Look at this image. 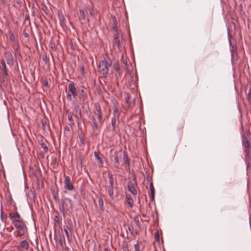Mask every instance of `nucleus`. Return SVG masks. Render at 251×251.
Masks as SVG:
<instances>
[{"label":"nucleus","instance_id":"1","mask_svg":"<svg viewBox=\"0 0 251 251\" xmlns=\"http://www.w3.org/2000/svg\"><path fill=\"white\" fill-rule=\"evenodd\" d=\"M122 154L124 164L127 166H129L130 162L126 151H124L122 152V151L120 150L119 151H115L113 153H112L111 152L110 153V159L112 161H114L115 167L118 169L119 168V166L120 165L119 158L122 156Z\"/></svg>","mask_w":251,"mask_h":251},{"label":"nucleus","instance_id":"2","mask_svg":"<svg viewBox=\"0 0 251 251\" xmlns=\"http://www.w3.org/2000/svg\"><path fill=\"white\" fill-rule=\"evenodd\" d=\"M16 229V232L19 237H22L27 231V227L25 222L23 220H14L12 222Z\"/></svg>","mask_w":251,"mask_h":251},{"label":"nucleus","instance_id":"3","mask_svg":"<svg viewBox=\"0 0 251 251\" xmlns=\"http://www.w3.org/2000/svg\"><path fill=\"white\" fill-rule=\"evenodd\" d=\"M112 61L109 59L107 60L103 58L101 61H100L99 64L98 71L103 77H106L108 73L109 68L112 66Z\"/></svg>","mask_w":251,"mask_h":251},{"label":"nucleus","instance_id":"4","mask_svg":"<svg viewBox=\"0 0 251 251\" xmlns=\"http://www.w3.org/2000/svg\"><path fill=\"white\" fill-rule=\"evenodd\" d=\"M74 203L73 201L68 198H64L61 200V203L59 206V210L62 213L63 216H65V211L72 210Z\"/></svg>","mask_w":251,"mask_h":251},{"label":"nucleus","instance_id":"5","mask_svg":"<svg viewBox=\"0 0 251 251\" xmlns=\"http://www.w3.org/2000/svg\"><path fill=\"white\" fill-rule=\"evenodd\" d=\"M68 93L67 94V99L72 100V95H73L74 99H75L77 95V92L75 83L73 81H71L68 84Z\"/></svg>","mask_w":251,"mask_h":251},{"label":"nucleus","instance_id":"6","mask_svg":"<svg viewBox=\"0 0 251 251\" xmlns=\"http://www.w3.org/2000/svg\"><path fill=\"white\" fill-rule=\"evenodd\" d=\"M243 145L244 147V151L246 153V158L249 159H251V145L249 140L247 137L243 138Z\"/></svg>","mask_w":251,"mask_h":251},{"label":"nucleus","instance_id":"7","mask_svg":"<svg viewBox=\"0 0 251 251\" xmlns=\"http://www.w3.org/2000/svg\"><path fill=\"white\" fill-rule=\"evenodd\" d=\"M128 190L133 195L137 194V185L136 182V177L134 176L132 178L130 179L128 181L127 184Z\"/></svg>","mask_w":251,"mask_h":251},{"label":"nucleus","instance_id":"8","mask_svg":"<svg viewBox=\"0 0 251 251\" xmlns=\"http://www.w3.org/2000/svg\"><path fill=\"white\" fill-rule=\"evenodd\" d=\"M125 99L126 100V105L125 108L128 109L132 108L134 105V102L135 99L133 98L131 100H130V96L127 93L125 95Z\"/></svg>","mask_w":251,"mask_h":251},{"label":"nucleus","instance_id":"9","mask_svg":"<svg viewBox=\"0 0 251 251\" xmlns=\"http://www.w3.org/2000/svg\"><path fill=\"white\" fill-rule=\"evenodd\" d=\"M65 180H64V188L69 191H73L74 190V186L71 181L70 177L66 176L64 174Z\"/></svg>","mask_w":251,"mask_h":251},{"label":"nucleus","instance_id":"10","mask_svg":"<svg viewBox=\"0 0 251 251\" xmlns=\"http://www.w3.org/2000/svg\"><path fill=\"white\" fill-rule=\"evenodd\" d=\"M91 122L90 124L92 126V128L93 131L98 130L100 128L101 125H100V123H99V121L98 120V122L97 121L96 118L94 116H92L91 118Z\"/></svg>","mask_w":251,"mask_h":251},{"label":"nucleus","instance_id":"11","mask_svg":"<svg viewBox=\"0 0 251 251\" xmlns=\"http://www.w3.org/2000/svg\"><path fill=\"white\" fill-rule=\"evenodd\" d=\"M4 60L7 64L12 67L14 64V60L13 55L10 52H6L4 55Z\"/></svg>","mask_w":251,"mask_h":251},{"label":"nucleus","instance_id":"12","mask_svg":"<svg viewBox=\"0 0 251 251\" xmlns=\"http://www.w3.org/2000/svg\"><path fill=\"white\" fill-rule=\"evenodd\" d=\"M95 106L97 111V112L95 113V114L97 115V120L99 121V123H100V125H102L103 123V121L102 119V113L101 112L100 106L98 104H95Z\"/></svg>","mask_w":251,"mask_h":251},{"label":"nucleus","instance_id":"13","mask_svg":"<svg viewBox=\"0 0 251 251\" xmlns=\"http://www.w3.org/2000/svg\"><path fill=\"white\" fill-rule=\"evenodd\" d=\"M8 215L11 222L14 220H23V219L17 211L9 213Z\"/></svg>","mask_w":251,"mask_h":251},{"label":"nucleus","instance_id":"14","mask_svg":"<svg viewBox=\"0 0 251 251\" xmlns=\"http://www.w3.org/2000/svg\"><path fill=\"white\" fill-rule=\"evenodd\" d=\"M29 248V244L26 240L21 241L17 249L20 251H24L27 250Z\"/></svg>","mask_w":251,"mask_h":251},{"label":"nucleus","instance_id":"15","mask_svg":"<svg viewBox=\"0 0 251 251\" xmlns=\"http://www.w3.org/2000/svg\"><path fill=\"white\" fill-rule=\"evenodd\" d=\"M94 154L98 162L99 163V167H102L103 162L102 157L103 156V155L101 154V155H100L99 154V152L96 151H94Z\"/></svg>","mask_w":251,"mask_h":251},{"label":"nucleus","instance_id":"16","mask_svg":"<svg viewBox=\"0 0 251 251\" xmlns=\"http://www.w3.org/2000/svg\"><path fill=\"white\" fill-rule=\"evenodd\" d=\"M119 117H117V116H116L115 117H113L112 118L111 125L112 126L113 131H115L117 123L119 122Z\"/></svg>","mask_w":251,"mask_h":251},{"label":"nucleus","instance_id":"17","mask_svg":"<svg viewBox=\"0 0 251 251\" xmlns=\"http://www.w3.org/2000/svg\"><path fill=\"white\" fill-rule=\"evenodd\" d=\"M184 125V121L181 120L178 121L176 123V127L177 130H182Z\"/></svg>","mask_w":251,"mask_h":251},{"label":"nucleus","instance_id":"18","mask_svg":"<svg viewBox=\"0 0 251 251\" xmlns=\"http://www.w3.org/2000/svg\"><path fill=\"white\" fill-rule=\"evenodd\" d=\"M54 226H61L62 225V219L58 215H55L54 218Z\"/></svg>","mask_w":251,"mask_h":251},{"label":"nucleus","instance_id":"19","mask_svg":"<svg viewBox=\"0 0 251 251\" xmlns=\"http://www.w3.org/2000/svg\"><path fill=\"white\" fill-rule=\"evenodd\" d=\"M1 66H2L1 69L3 71V75H8L7 70L6 68L5 61L4 59H2L1 60Z\"/></svg>","mask_w":251,"mask_h":251},{"label":"nucleus","instance_id":"20","mask_svg":"<svg viewBox=\"0 0 251 251\" xmlns=\"http://www.w3.org/2000/svg\"><path fill=\"white\" fill-rule=\"evenodd\" d=\"M126 201L128 205L130 206V207H132L134 203L133 199L131 198L129 194H126Z\"/></svg>","mask_w":251,"mask_h":251},{"label":"nucleus","instance_id":"21","mask_svg":"<svg viewBox=\"0 0 251 251\" xmlns=\"http://www.w3.org/2000/svg\"><path fill=\"white\" fill-rule=\"evenodd\" d=\"M40 145L43 149L45 152H47L48 151V147L46 146V145L43 142V137H41V140L38 141Z\"/></svg>","mask_w":251,"mask_h":251},{"label":"nucleus","instance_id":"22","mask_svg":"<svg viewBox=\"0 0 251 251\" xmlns=\"http://www.w3.org/2000/svg\"><path fill=\"white\" fill-rule=\"evenodd\" d=\"M113 189H114V186H108L107 187V191H108V195H109V197L112 199H114Z\"/></svg>","mask_w":251,"mask_h":251},{"label":"nucleus","instance_id":"23","mask_svg":"<svg viewBox=\"0 0 251 251\" xmlns=\"http://www.w3.org/2000/svg\"><path fill=\"white\" fill-rule=\"evenodd\" d=\"M8 33L10 40L13 43H15L16 41L13 31L11 30H10Z\"/></svg>","mask_w":251,"mask_h":251},{"label":"nucleus","instance_id":"24","mask_svg":"<svg viewBox=\"0 0 251 251\" xmlns=\"http://www.w3.org/2000/svg\"><path fill=\"white\" fill-rule=\"evenodd\" d=\"M113 46H116L118 48L119 50H121L122 47L121 46V42L119 38L114 39Z\"/></svg>","mask_w":251,"mask_h":251},{"label":"nucleus","instance_id":"25","mask_svg":"<svg viewBox=\"0 0 251 251\" xmlns=\"http://www.w3.org/2000/svg\"><path fill=\"white\" fill-rule=\"evenodd\" d=\"M41 10L42 11H43L45 12V13L46 15H49L50 10H49V8H48V7L46 5H45V4H42L41 5Z\"/></svg>","mask_w":251,"mask_h":251},{"label":"nucleus","instance_id":"26","mask_svg":"<svg viewBox=\"0 0 251 251\" xmlns=\"http://www.w3.org/2000/svg\"><path fill=\"white\" fill-rule=\"evenodd\" d=\"M108 179L109 181V185L111 186H114V180L113 177V176L111 174L108 173Z\"/></svg>","mask_w":251,"mask_h":251},{"label":"nucleus","instance_id":"27","mask_svg":"<svg viewBox=\"0 0 251 251\" xmlns=\"http://www.w3.org/2000/svg\"><path fill=\"white\" fill-rule=\"evenodd\" d=\"M68 119L70 123V125H74L75 122L73 119V113H70L68 114Z\"/></svg>","mask_w":251,"mask_h":251},{"label":"nucleus","instance_id":"28","mask_svg":"<svg viewBox=\"0 0 251 251\" xmlns=\"http://www.w3.org/2000/svg\"><path fill=\"white\" fill-rule=\"evenodd\" d=\"M89 12L90 13V15L93 17H94L96 15V12L94 10V9L93 7H91L88 8Z\"/></svg>","mask_w":251,"mask_h":251},{"label":"nucleus","instance_id":"29","mask_svg":"<svg viewBox=\"0 0 251 251\" xmlns=\"http://www.w3.org/2000/svg\"><path fill=\"white\" fill-rule=\"evenodd\" d=\"M123 251H129L128 244L126 242H124L123 245Z\"/></svg>","mask_w":251,"mask_h":251},{"label":"nucleus","instance_id":"30","mask_svg":"<svg viewBox=\"0 0 251 251\" xmlns=\"http://www.w3.org/2000/svg\"><path fill=\"white\" fill-rule=\"evenodd\" d=\"M51 165L53 166V168H55L56 166L57 165V158L53 157L52 158Z\"/></svg>","mask_w":251,"mask_h":251},{"label":"nucleus","instance_id":"31","mask_svg":"<svg viewBox=\"0 0 251 251\" xmlns=\"http://www.w3.org/2000/svg\"><path fill=\"white\" fill-rule=\"evenodd\" d=\"M120 115V113L118 110V109L116 107H115L113 109V116L115 117L116 116H117V117H119V116Z\"/></svg>","mask_w":251,"mask_h":251},{"label":"nucleus","instance_id":"32","mask_svg":"<svg viewBox=\"0 0 251 251\" xmlns=\"http://www.w3.org/2000/svg\"><path fill=\"white\" fill-rule=\"evenodd\" d=\"M51 190L53 199L55 201H57L58 199V194L55 192L54 190H52V189H51Z\"/></svg>","mask_w":251,"mask_h":251},{"label":"nucleus","instance_id":"33","mask_svg":"<svg viewBox=\"0 0 251 251\" xmlns=\"http://www.w3.org/2000/svg\"><path fill=\"white\" fill-rule=\"evenodd\" d=\"M154 238L156 241H159V233L158 230H157L154 232Z\"/></svg>","mask_w":251,"mask_h":251},{"label":"nucleus","instance_id":"34","mask_svg":"<svg viewBox=\"0 0 251 251\" xmlns=\"http://www.w3.org/2000/svg\"><path fill=\"white\" fill-rule=\"evenodd\" d=\"M112 20L113 21V23H114V25L113 26V28L115 30L117 29V25H116V18L115 16H112Z\"/></svg>","mask_w":251,"mask_h":251},{"label":"nucleus","instance_id":"35","mask_svg":"<svg viewBox=\"0 0 251 251\" xmlns=\"http://www.w3.org/2000/svg\"><path fill=\"white\" fill-rule=\"evenodd\" d=\"M248 100L249 103L251 105V88H250L248 95H247Z\"/></svg>","mask_w":251,"mask_h":251},{"label":"nucleus","instance_id":"36","mask_svg":"<svg viewBox=\"0 0 251 251\" xmlns=\"http://www.w3.org/2000/svg\"><path fill=\"white\" fill-rule=\"evenodd\" d=\"M134 221L136 224V225L138 227V230L141 231V225H140L139 220L135 219Z\"/></svg>","mask_w":251,"mask_h":251},{"label":"nucleus","instance_id":"37","mask_svg":"<svg viewBox=\"0 0 251 251\" xmlns=\"http://www.w3.org/2000/svg\"><path fill=\"white\" fill-rule=\"evenodd\" d=\"M42 60L46 64L48 63V62H49V58H48L47 57V55L46 54H44L42 57Z\"/></svg>","mask_w":251,"mask_h":251},{"label":"nucleus","instance_id":"38","mask_svg":"<svg viewBox=\"0 0 251 251\" xmlns=\"http://www.w3.org/2000/svg\"><path fill=\"white\" fill-rule=\"evenodd\" d=\"M80 95H81V98H80V99H82V100L84 101L85 99V98H86V94L85 93L84 90L83 89H82L80 91Z\"/></svg>","mask_w":251,"mask_h":251},{"label":"nucleus","instance_id":"39","mask_svg":"<svg viewBox=\"0 0 251 251\" xmlns=\"http://www.w3.org/2000/svg\"><path fill=\"white\" fill-rule=\"evenodd\" d=\"M236 49V47L234 48V47H232V56L233 57L237 55Z\"/></svg>","mask_w":251,"mask_h":251},{"label":"nucleus","instance_id":"40","mask_svg":"<svg viewBox=\"0 0 251 251\" xmlns=\"http://www.w3.org/2000/svg\"><path fill=\"white\" fill-rule=\"evenodd\" d=\"M79 13H80V16H81V18L83 20H85V13H84V10H79Z\"/></svg>","mask_w":251,"mask_h":251},{"label":"nucleus","instance_id":"41","mask_svg":"<svg viewBox=\"0 0 251 251\" xmlns=\"http://www.w3.org/2000/svg\"><path fill=\"white\" fill-rule=\"evenodd\" d=\"M98 203L100 208L102 209L103 208V201L102 199H99L98 201Z\"/></svg>","mask_w":251,"mask_h":251},{"label":"nucleus","instance_id":"42","mask_svg":"<svg viewBox=\"0 0 251 251\" xmlns=\"http://www.w3.org/2000/svg\"><path fill=\"white\" fill-rule=\"evenodd\" d=\"M150 190H151V193H155V190H154V188L152 182H151L150 183Z\"/></svg>","mask_w":251,"mask_h":251},{"label":"nucleus","instance_id":"43","mask_svg":"<svg viewBox=\"0 0 251 251\" xmlns=\"http://www.w3.org/2000/svg\"><path fill=\"white\" fill-rule=\"evenodd\" d=\"M119 33L118 31V29L115 30V34L114 35V39H119Z\"/></svg>","mask_w":251,"mask_h":251},{"label":"nucleus","instance_id":"44","mask_svg":"<svg viewBox=\"0 0 251 251\" xmlns=\"http://www.w3.org/2000/svg\"><path fill=\"white\" fill-rule=\"evenodd\" d=\"M67 223L68 225L70 226L71 228L73 227V223L71 219H67Z\"/></svg>","mask_w":251,"mask_h":251},{"label":"nucleus","instance_id":"45","mask_svg":"<svg viewBox=\"0 0 251 251\" xmlns=\"http://www.w3.org/2000/svg\"><path fill=\"white\" fill-rule=\"evenodd\" d=\"M134 249H135V251H141L140 250L139 245H138V243L134 245Z\"/></svg>","mask_w":251,"mask_h":251},{"label":"nucleus","instance_id":"46","mask_svg":"<svg viewBox=\"0 0 251 251\" xmlns=\"http://www.w3.org/2000/svg\"><path fill=\"white\" fill-rule=\"evenodd\" d=\"M113 67L116 70H118L119 69V63H114Z\"/></svg>","mask_w":251,"mask_h":251},{"label":"nucleus","instance_id":"47","mask_svg":"<svg viewBox=\"0 0 251 251\" xmlns=\"http://www.w3.org/2000/svg\"><path fill=\"white\" fill-rule=\"evenodd\" d=\"M8 202H9V203L10 204H11V205L13 204L14 201L11 196H10L9 199H8Z\"/></svg>","mask_w":251,"mask_h":251},{"label":"nucleus","instance_id":"48","mask_svg":"<svg viewBox=\"0 0 251 251\" xmlns=\"http://www.w3.org/2000/svg\"><path fill=\"white\" fill-rule=\"evenodd\" d=\"M154 194H155V193H151L150 198H151V201H154Z\"/></svg>","mask_w":251,"mask_h":251},{"label":"nucleus","instance_id":"49","mask_svg":"<svg viewBox=\"0 0 251 251\" xmlns=\"http://www.w3.org/2000/svg\"><path fill=\"white\" fill-rule=\"evenodd\" d=\"M50 48H51V49L52 50H56V46H55V44L54 43V44H52V43H51Z\"/></svg>","mask_w":251,"mask_h":251},{"label":"nucleus","instance_id":"50","mask_svg":"<svg viewBox=\"0 0 251 251\" xmlns=\"http://www.w3.org/2000/svg\"><path fill=\"white\" fill-rule=\"evenodd\" d=\"M2 211L1 210V213H0V218H1V220L3 222H5V220H6V218H3V215H2Z\"/></svg>","mask_w":251,"mask_h":251},{"label":"nucleus","instance_id":"51","mask_svg":"<svg viewBox=\"0 0 251 251\" xmlns=\"http://www.w3.org/2000/svg\"><path fill=\"white\" fill-rule=\"evenodd\" d=\"M128 228L130 232V234L133 235V227L132 226H129Z\"/></svg>","mask_w":251,"mask_h":251},{"label":"nucleus","instance_id":"52","mask_svg":"<svg viewBox=\"0 0 251 251\" xmlns=\"http://www.w3.org/2000/svg\"><path fill=\"white\" fill-rule=\"evenodd\" d=\"M25 21L29 20V16L28 14H26L25 15ZM29 23L30 24V21H29Z\"/></svg>","mask_w":251,"mask_h":251},{"label":"nucleus","instance_id":"53","mask_svg":"<svg viewBox=\"0 0 251 251\" xmlns=\"http://www.w3.org/2000/svg\"><path fill=\"white\" fill-rule=\"evenodd\" d=\"M64 232H65V233L67 237L68 238L69 237V232H68V230L66 229H64Z\"/></svg>","mask_w":251,"mask_h":251},{"label":"nucleus","instance_id":"54","mask_svg":"<svg viewBox=\"0 0 251 251\" xmlns=\"http://www.w3.org/2000/svg\"><path fill=\"white\" fill-rule=\"evenodd\" d=\"M23 35L24 36V37L27 38L28 37V34L27 32H26L25 31H24L23 32Z\"/></svg>","mask_w":251,"mask_h":251},{"label":"nucleus","instance_id":"55","mask_svg":"<svg viewBox=\"0 0 251 251\" xmlns=\"http://www.w3.org/2000/svg\"><path fill=\"white\" fill-rule=\"evenodd\" d=\"M44 85H45V86H47L48 85V81H45L44 83H43Z\"/></svg>","mask_w":251,"mask_h":251},{"label":"nucleus","instance_id":"56","mask_svg":"<svg viewBox=\"0 0 251 251\" xmlns=\"http://www.w3.org/2000/svg\"><path fill=\"white\" fill-rule=\"evenodd\" d=\"M77 192H76V193H75V194L74 195V198H75V199H76V197H77Z\"/></svg>","mask_w":251,"mask_h":251},{"label":"nucleus","instance_id":"57","mask_svg":"<svg viewBox=\"0 0 251 251\" xmlns=\"http://www.w3.org/2000/svg\"><path fill=\"white\" fill-rule=\"evenodd\" d=\"M14 50L16 52H18V47H16L14 49Z\"/></svg>","mask_w":251,"mask_h":251},{"label":"nucleus","instance_id":"58","mask_svg":"<svg viewBox=\"0 0 251 251\" xmlns=\"http://www.w3.org/2000/svg\"><path fill=\"white\" fill-rule=\"evenodd\" d=\"M65 129L66 130H69V127L68 126H66L65 127Z\"/></svg>","mask_w":251,"mask_h":251},{"label":"nucleus","instance_id":"59","mask_svg":"<svg viewBox=\"0 0 251 251\" xmlns=\"http://www.w3.org/2000/svg\"><path fill=\"white\" fill-rule=\"evenodd\" d=\"M142 216L143 217V218H145L146 217V214H142Z\"/></svg>","mask_w":251,"mask_h":251},{"label":"nucleus","instance_id":"60","mask_svg":"<svg viewBox=\"0 0 251 251\" xmlns=\"http://www.w3.org/2000/svg\"><path fill=\"white\" fill-rule=\"evenodd\" d=\"M104 251H109V250L107 248L104 249Z\"/></svg>","mask_w":251,"mask_h":251},{"label":"nucleus","instance_id":"61","mask_svg":"<svg viewBox=\"0 0 251 251\" xmlns=\"http://www.w3.org/2000/svg\"><path fill=\"white\" fill-rule=\"evenodd\" d=\"M69 45H70V46L72 47L73 46V43L71 42V43H69Z\"/></svg>","mask_w":251,"mask_h":251},{"label":"nucleus","instance_id":"62","mask_svg":"<svg viewBox=\"0 0 251 251\" xmlns=\"http://www.w3.org/2000/svg\"><path fill=\"white\" fill-rule=\"evenodd\" d=\"M60 244L62 246V242L61 240L60 241Z\"/></svg>","mask_w":251,"mask_h":251},{"label":"nucleus","instance_id":"63","mask_svg":"<svg viewBox=\"0 0 251 251\" xmlns=\"http://www.w3.org/2000/svg\"><path fill=\"white\" fill-rule=\"evenodd\" d=\"M45 124H46V122L44 123L43 122H42V125L43 126H44Z\"/></svg>","mask_w":251,"mask_h":251},{"label":"nucleus","instance_id":"64","mask_svg":"<svg viewBox=\"0 0 251 251\" xmlns=\"http://www.w3.org/2000/svg\"><path fill=\"white\" fill-rule=\"evenodd\" d=\"M45 124H46V122L44 123L43 122H42V125L43 126H44Z\"/></svg>","mask_w":251,"mask_h":251}]
</instances>
